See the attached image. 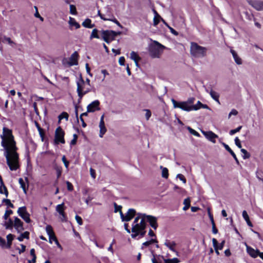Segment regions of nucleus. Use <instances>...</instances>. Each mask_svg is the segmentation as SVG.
<instances>
[{"label":"nucleus","mask_w":263,"mask_h":263,"mask_svg":"<svg viewBox=\"0 0 263 263\" xmlns=\"http://www.w3.org/2000/svg\"><path fill=\"white\" fill-rule=\"evenodd\" d=\"M0 137L7 164L11 171H16L20 167L19 155L17 153V148L12 130L4 127Z\"/></svg>","instance_id":"1"},{"label":"nucleus","mask_w":263,"mask_h":263,"mask_svg":"<svg viewBox=\"0 0 263 263\" xmlns=\"http://www.w3.org/2000/svg\"><path fill=\"white\" fill-rule=\"evenodd\" d=\"M142 214L138 213L137 216L135 218L132 224L131 236L132 238H136L137 236L140 235L141 237H143L145 234V222L144 218L141 216Z\"/></svg>","instance_id":"2"},{"label":"nucleus","mask_w":263,"mask_h":263,"mask_svg":"<svg viewBox=\"0 0 263 263\" xmlns=\"http://www.w3.org/2000/svg\"><path fill=\"white\" fill-rule=\"evenodd\" d=\"M77 91L80 99H81L85 95L91 91V86L85 83L81 77L77 81Z\"/></svg>","instance_id":"3"},{"label":"nucleus","mask_w":263,"mask_h":263,"mask_svg":"<svg viewBox=\"0 0 263 263\" xmlns=\"http://www.w3.org/2000/svg\"><path fill=\"white\" fill-rule=\"evenodd\" d=\"M206 48L198 45L197 43H192L191 53L195 57H203L206 54Z\"/></svg>","instance_id":"4"},{"label":"nucleus","mask_w":263,"mask_h":263,"mask_svg":"<svg viewBox=\"0 0 263 263\" xmlns=\"http://www.w3.org/2000/svg\"><path fill=\"white\" fill-rule=\"evenodd\" d=\"M164 47L157 42H155L149 48V53L153 58H159Z\"/></svg>","instance_id":"5"},{"label":"nucleus","mask_w":263,"mask_h":263,"mask_svg":"<svg viewBox=\"0 0 263 263\" xmlns=\"http://www.w3.org/2000/svg\"><path fill=\"white\" fill-rule=\"evenodd\" d=\"M171 101L174 108H180L186 111H190L192 110L191 106H189L185 101L178 102L174 99H172Z\"/></svg>","instance_id":"6"},{"label":"nucleus","mask_w":263,"mask_h":263,"mask_svg":"<svg viewBox=\"0 0 263 263\" xmlns=\"http://www.w3.org/2000/svg\"><path fill=\"white\" fill-rule=\"evenodd\" d=\"M64 132L62 129L61 127H58L55 132V139L54 142L56 144H59V143H65L64 140Z\"/></svg>","instance_id":"7"},{"label":"nucleus","mask_w":263,"mask_h":263,"mask_svg":"<svg viewBox=\"0 0 263 263\" xmlns=\"http://www.w3.org/2000/svg\"><path fill=\"white\" fill-rule=\"evenodd\" d=\"M17 213L27 223L30 222V214L27 212L26 206L19 208Z\"/></svg>","instance_id":"8"},{"label":"nucleus","mask_w":263,"mask_h":263,"mask_svg":"<svg viewBox=\"0 0 263 263\" xmlns=\"http://www.w3.org/2000/svg\"><path fill=\"white\" fill-rule=\"evenodd\" d=\"M136 211L133 209H129L124 215L122 211H120V216L122 221H128L135 215Z\"/></svg>","instance_id":"9"},{"label":"nucleus","mask_w":263,"mask_h":263,"mask_svg":"<svg viewBox=\"0 0 263 263\" xmlns=\"http://www.w3.org/2000/svg\"><path fill=\"white\" fill-rule=\"evenodd\" d=\"M141 216H143V217L144 218V221L145 220L147 221L153 228H154L155 230L157 229L158 227V224L157 222V218L155 217L150 215H147L145 214H142Z\"/></svg>","instance_id":"10"},{"label":"nucleus","mask_w":263,"mask_h":263,"mask_svg":"<svg viewBox=\"0 0 263 263\" xmlns=\"http://www.w3.org/2000/svg\"><path fill=\"white\" fill-rule=\"evenodd\" d=\"M201 133L208 140L213 143H216V139L218 137V135L212 131L202 130Z\"/></svg>","instance_id":"11"},{"label":"nucleus","mask_w":263,"mask_h":263,"mask_svg":"<svg viewBox=\"0 0 263 263\" xmlns=\"http://www.w3.org/2000/svg\"><path fill=\"white\" fill-rule=\"evenodd\" d=\"M105 115L103 114L100 118V122H99V137L100 138H102L104 136V135L107 132V129L105 125V122L104 121Z\"/></svg>","instance_id":"12"},{"label":"nucleus","mask_w":263,"mask_h":263,"mask_svg":"<svg viewBox=\"0 0 263 263\" xmlns=\"http://www.w3.org/2000/svg\"><path fill=\"white\" fill-rule=\"evenodd\" d=\"M100 102L99 100H95L90 103L87 106V112H93L97 110L100 109Z\"/></svg>","instance_id":"13"},{"label":"nucleus","mask_w":263,"mask_h":263,"mask_svg":"<svg viewBox=\"0 0 263 263\" xmlns=\"http://www.w3.org/2000/svg\"><path fill=\"white\" fill-rule=\"evenodd\" d=\"M249 5L252 6L257 11L263 10V1L258 0H250L248 1Z\"/></svg>","instance_id":"14"},{"label":"nucleus","mask_w":263,"mask_h":263,"mask_svg":"<svg viewBox=\"0 0 263 263\" xmlns=\"http://www.w3.org/2000/svg\"><path fill=\"white\" fill-rule=\"evenodd\" d=\"M101 35L102 38L115 40V37L117 35V33L112 30H102L101 31Z\"/></svg>","instance_id":"15"},{"label":"nucleus","mask_w":263,"mask_h":263,"mask_svg":"<svg viewBox=\"0 0 263 263\" xmlns=\"http://www.w3.org/2000/svg\"><path fill=\"white\" fill-rule=\"evenodd\" d=\"M13 226L18 233H20L24 230L23 222L17 217L14 218Z\"/></svg>","instance_id":"16"},{"label":"nucleus","mask_w":263,"mask_h":263,"mask_svg":"<svg viewBox=\"0 0 263 263\" xmlns=\"http://www.w3.org/2000/svg\"><path fill=\"white\" fill-rule=\"evenodd\" d=\"M247 253L253 258H256L258 256H259L260 252L258 250H255L251 247L247 246Z\"/></svg>","instance_id":"17"},{"label":"nucleus","mask_w":263,"mask_h":263,"mask_svg":"<svg viewBox=\"0 0 263 263\" xmlns=\"http://www.w3.org/2000/svg\"><path fill=\"white\" fill-rule=\"evenodd\" d=\"M231 53H232L233 59L235 62V63L237 65H241L242 64V59L238 56L236 52L233 50L231 49L230 50Z\"/></svg>","instance_id":"18"},{"label":"nucleus","mask_w":263,"mask_h":263,"mask_svg":"<svg viewBox=\"0 0 263 263\" xmlns=\"http://www.w3.org/2000/svg\"><path fill=\"white\" fill-rule=\"evenodd\" d=\"M28 181V179L27 178L25 179H23L22 178H19L18 182L20 184L21 187L23 190L24 192L26 194L27 189L28 188V185H26V182Z\"/></svg>","instance_id":"19"},{"label":"nucleus","mask_w":263,"mask_h":263,"mask_svg":"<svg viewBox=\"0 0 263 263\" xmlns=\"http://www.w3.org/2000/svg\"><path fill=\"white\" fill-rule=\"evenodd\" d=\"M0 183H1L0 193L4 194L5 195L6 197H7L8 196V192L7 190L6 187L4 184V183L2 180V178L1 176H0Z\"/></svg>","instance_id":"20"},{"label":"nucleus","mask_w":263,"mask_h":263,"mask_svg":"<svg viewBox=\"0 0 263 263\" xmlns=\"http://www.w3.org/2000/svg\"><path fill=\"white\" fill-rule=\"evenodd\" d=\"M130 59L134 61V62H135L136 65L137 67H138V66H139L138 62L140 60V58L139 57L138 54L136 52H135V51H132L130 53Z\"/></svg>","instance_id":"21"},{"label":"nucleus","mask_w":263,"mask_h":263,"mask_svg":"<svg viewBox=\"0 0 263 263\" xmlns=\"http://www.w3.org/2000/svg\"><path fill=\"white\" fill-rule=\"evenodd\" d=\"M222 144L223 145V146L230 153V154H231V155L233 156V157L234 158V159H235L236 162L237 163H238L239 162H238V160L237 158L236 155L233 152V151L231 149V148L229 146V145L223 142H222Z\"/></svg>","instance_id":"22"},{"label":"nucleus","mask_w":263,"mask_h":263,"mask_svg":"<svg viewBox=\"0 0 263 263\" xmlns=\"http://www.w3.org/2000/svg\"><path fill=\"white\" fill-rule=\"evenodd\" d=\"M77 56L78 54L76 52H74L71 56L69 59V63L70 65H77Z\"/></svg>","instance_id":"23"},{"label":"nucleus","mask_w":263,"mask_h":263,"mask_svg":"<svg viewBox=\"0 0 263 263\" xmlns=\"http://www.w3.org/2000/svg\"><path fill=\"white\" fill-rule=\"evenodd\" d=\"M242 216L243 219L246 221L247 224L249 227H253V224H252V222H251V221L250 220L249 216V215H248V213H247L246 211L244 210V211H242Z\"/></svg>","instance_id":"24"},{"label":"nucleus","mask_w":263,"mask_h":263,"mask_svg":"<svg viewBox=\"0 0 263 263\" xmlns=\"http://www.w3.org/2000/svg\"><path fill=\"white\" fill-rule=\"evenodd\" d=\"M206 91L207 92H209V91L207 89H206ZM209 93H210V95L211 96V97L214 100H215L216 102H217L219 103V95L218 94V93L213 90H211L209 92Z\"/></svg>","instance_id":"25"},{"label":"nucleus","mask_w":263,"mask_h":263,"mask_svg":"<svg viewBox=\"0 0 263 263\" xmlns=\"http://www.w3.org/2000/svg\"><path fill=\"white\" fill-rule=\"evenodd\" d=\"M65 207L64 203L57 205L55 208L56 211L59 214L60 216L65 213Z\"/></svg>","instance_id":"26"},{"label":"nucleus","mask_w":263,"mask_h":263,"mask_svg":"<svg viewBox=\"0 0 263 263\" xmlns=\"http://www.w3.org/2000/svg\"><path fill=\"white\" fill-rule=\"evenodd\" d=\"M68 23L70 26L74 27L76 29H78L80 27L79 24L76 22L74 18L71 17H69Z\"/></svg>","instance_id":"27"},{"label":"nucleus","mask_w":263,"mask_h":263,"mask_svg":"<svg viewBox=\"0 0 263 263\" xmlns=\"http://www.w3.org/2000/svg\"><path fill=\"white\" fill-rule=\"evenodd\" d=\"M82 25L87 28H92L95 25L91 24V21L89 18L86 19L82 23Z\"/></svg>","instance_id":"28"},{"label":"nucleus","mask_w":263,"mask_h":263,"mask_svg":"<svg viewBox=\"0 0 263 263\" xmlns=\"http://www.w3.org/2000/svg\"><path fill=\"white\" fill-rule=\"evenodd\" d=\"M164 245L168 248L171 251L175 252V246L176 245V243L174 241H166Z\"/></svg>","instance_id":"29"},{"label":"nucleus","mask_w":263,"mask_h":263,"mask_svg":"<svg viewBox=\"0 0 263 263\" xmlns=\"http://www.w3.org/2000/svg\"><path fill=\"white\" fill-rule=\"evenodd\" d=\"M160 169L162 171V177L165 179H167L168 177V171L166 167L160 166Z\"/></svg>","instance_id":"30"},{"label":"nucleus","mask_w":263,"mask_h":263,"mask_svg":"<svg viewBox=\"0 0 263 263\" xmlns=\"http://www.w3.org/2000/svg\"><path fill=\"white\" fill-rule=\"evenodd\" d=\"M29 233L28 232H25L17 237V239L20 241H22L24 238L29 239Z\"/></svg>","instance_id":"31"},{"label":"nucleus","mask_w":263,"mask_h":263,"mask_svg":"<svg viewBox=\"0 0 263 263\" xmlns=\"http://www.w3.org/2000/svg\"><path fill=\"white\" fill-rule=\"evenodd\" d=\"M155 242H157V241L156 240V238H152L151 240H149L148 241H146L144 242V243H143L142 248H143L144 246H145V247L149 246V245L153 244Z\"/></svg>","instance_id":"32"},{"label":"nucleus","mask_w":263,"mask_h":263,"mask_svg":"<svg viewBox=\"0 0 263 263\" xmlns=\"http://www.w3.org/2000/svg\"><path fill=\"white\" fill-rule=\"evenodd\" d=\"M2 42L3 43L6 42L8 44H9L10 45H11L12 46H13L14 45H15V43L13 41H12L10 37H7L6 36H4L3 40Z\"/></svg>","instance_id":"33"},{"label":"nucleus","mask_w":263,"mask_h":263,"mask_svg":"<svg viewBox=\"0 0 263 263\" xmlns=\"http://www.w3.org/2000/svg\"><path fill=\"white\" fill-rule=\"evenodd\" d=\"M202 106H203V104L198 101L195 105L191 106L192 110H197L200 108H201Z\"/></svg>","instance_id":"34"},{"label":"nucleus","mask_w":263,"mask_h":263,"mask_svg":"<svg viewBox=\"0 0 263 263\" xmlns=\"http://www.w3.org/2000/svg\"><path fill=\"white\" fill-rule=\"evenodd\" d=\"M4 225L7 229H11L13 226V222L12 219H9L8 221L5 222Z\"/></svg>","instance_id":"35"},{"label":"nucleus","mask_w":263,"mask_h":263,"mask_svg":"<svg viewBox=\"0 0 263 263\" xmlns=\"http://www.w3.org/2000/svg\"><path fill=\"white\" fill-rule=\"evenodd\" d=\"M98 30L97 29H93L90 36V39L92 40L93 38L99 39L100 37L98 34Z\"/></svg>","instance_id":"36"},{"label":"nucleus","mask_w":263,"mask_h":263,"mask_svg":"<svg viewBox=\"0 0 263 263\" xmlns=\"http://www.w3.org/2000/svg\"><path fill=\"white\" fill-rule=\"evenodd\" d=\"M46 231L49 236H50L51 235L54 234L52 228L50 225H48L46 227Z\"/></svg>","instance_id":"37"},{"label":"nucleus","mask_w":263,"mask_h":263,"mask_svg":"<svg viewBox=\"0 0 263 263\" xmlns=\"http://www.w3.org/2000/svg\"><path fill=\"white\" fill-rule=\"evenodd\" d=\"M212 242H213V247L215 250L216 253L217 255H219V253L218 252L219 249H218V242H217V240L215 238H213Z\"/></svg>","instance_id":"38"},{"label":"nucleus","mask_w":263,"mask_h":263,"mask_svg":"<svg viewBox=\"0 0 263 263\" xmlns=\"http://www.w3.org/2000/svg\"><path fill=\"white\" fill-rule=\"evenodd\" d=\"M241 152L243 154L242 158L244 159H248L250 158V155L249 154V153L247 152V151L246 149L241 148Z\"/></svg>","instance_id":"39"},{"label":"nucleus","mask_w":263,"mask_h":263,"mask_svg":"<svg viewBox=\"0 0 263 263\" xmlns=\"http://www.w3.org/2000/svg\"><path fill=\"white\" fill-rule=\"evenodd\" d=\"M69 115L66 112H63L61 115L59 116V120L60 121L63 119H65L66 121L68 120Z\"/></svg>","instance_id":"40"},{"label":"nucleus","mask_w":263,"mask_h":263,"mask_svg":"<svg viewBox=\"0 0 263 263\" xmlns=\"http://www.w3.org/2000/svg\"><path fill=\"white\" fill-rule=\"evenodd\" d=\"M183 203L185 206L183 208V210L185 211L187 210L190 206V200L189 199H185L184 200Z\"/></svg>","instance_id":"41"},{"label":"nucleus","mask_w":263,"mask_h":263,"mask_svg":"<svg viewBox=\"0 0 263 263\" xmlns=\"http://www.w3.org/2000/svg\"><path fill=\"white\" fill-rule=\"evenodd\" d=\"M210 218H211V221H212V231H213V233L214 234H217V232H218V230H217V229L215 227V224L214 223L213 218V217L212 216H211V215H210Z\"/></svg>","instance_id":"42"},{"label":"nucleus","mask_w":263,"mask_h":263,"mask_svg":"<svg viewBox=\"0 0 263 263\" xmlns=\"http://www.w3.org/2000/svg\"><path fill=\"white\" fill-rule=\"evenodd\" d=\"M13 213V212L11 210H7L6 211L5 214L3 216V218L5 220H7L8 217Z\"/></svg>","instance_id":"43"},{"label":"nucleus","mask_w":263,"mask_h":263,"mask_svg":"<svg viewBox=\"0 0 263 263\" xmlns=\"http://www.w3.org/2000/svg\"><path fill=\"white\" fill-rule=\"evenodd\" d=\"M241 128H242V126H239L235 129L231 130L229 133L230 135H233L235 133L239 132L240 130V129H241Z\"/></svg>","instance_id":"44"},{"label":"nucleus","mask_w":263,"mask_h":263,"mask_svg":"<svg viewBox=\"0 0 263 263\" xmlns=\"http://www.w3.org/2000/svg\"><path fill=\"white\" fill-rule=\"evenodd\" d=\"M70 13L73 15L77 14L76 7L73 5H70Z\"/></svg>","instance_id":"45"},{"label":"nucleus","mask_w":263,"mask_h":263,"mask_svg":"<svg viewBox=\"0 0 263 263\" xmlns=\"http://www.w3.org/2000/svg\"><path fill=\"white\" fill-rule=\"evenodd\" d=\"M104 21H110L116 23L118 20L113 15H109V17H106V18H104Z\"/></svg>","instance_id":"46"},{"label":"nucleus","mask_w":263,"mask_h":263,"mask_svg":"<svg viewBox=\"0 0 263 263\" xmlns=\"http://www.w3.org/2000/svg\"><path fill=\"white\" fill-rule=\"evenodd\" d=\"M179 260L177 258H174L173 259H168L165 260V263H178Z\"/></svg>","instance_id":"47"},{"label":"nucleus","mask_w":263,"mask_h":263,"mask_svg":"<svg viewBox=\"0 0 263 263\" xmlns=\"http://www.w3.org/2000/svg\"><path fill=\"white\" fill-rule=\"evenodd\" d=\"M3 202L5 203L7 205L13 208V204L11 203L10 200L8 199H4L3 200Z\"/></svg>","instance_id":"48"},{"label":"nucleus","mask_w":263,"mask_h":263,"mask_svg":"<svg viewBox=\"0 0 263 263\" xmlns=\"http://www.w3.org/2000/svg\"><path fill=\"white\" fill-rule=\"evenodd\" d=\"M162 19V17L160 16V18L158 17H154V19H153V25L154 26H156L158 23H159V22L161 21V20Z\"/></svg>","instance_id":"49"},{"label":"nucleus","mask_w":263,"mask_h":263,"mask_svg":"<svg viewBox=\"0 0 263 263\" xmlns=\"http://www.w3.org/2000/svg\"><path fill=\"white\" fill-rule=\"evenodd\" d=\"M115 240L113 239L111 243H110L109 247L108 248L107 250L111 253L112 254H114V251L112 248V246L115 243Z\"/></svg>","instance_id":"50"},{"label":"nucleus","mask_w":263,"mask_h":263,"mask_svg":"<svg viewBox=\"0 0 263 263\" xmlns=\"http://www.w3.org/2000/svg\"><path fill=\"white\" fill-rule=\"evenodd\" d=\"M176 177L177 178L179 179L181 181H182L183 183H186V179H185L184 176L182 174H178L177 175Z\"/></svg>","instance_id":"51"},{"label":"nucleus","mask_w":263,"mask_h":263,"mask_svg":"<svg viewBox=\"0 0 263 263\" xmlns=\"http://www.w3.org/2000/svg\"><path fill=\"white\" fill-rule=\"evenodd\" d=\"M13 235L11 234H9L7 236V239L8 241V243H9V245L11 244V242L12 240L13 239Z\"/></svg>","instance_id":"52"},{"label":"nucleus","mask_w":263,"mask_h":263,"mask_svg":"<svg viewBox=\"0 0 263 263\" xmlns=\"http://www.w3.org/2000/svg\"><path fill=\"white\" fill-rule=\"evenodd\" d=\"M188 129L190 131V132L192 134L194 135V136H197V137H199L200 136L199 134L197 132H196L194 129L191 128V127H188Z\"/></svg>","instance_id":"53"},{"label":"nucleus","mask_w":263,"mask_h":263,"mask_svg":"<svg viewBox=\"0 0 263 263\" xmlns=\"http://www.w3.org/2000/svg\"><path fill=\"white\" fill-rule=\"evenodd\" d=\"M75 219L79 225H80V226L82 225L83 221H82V219L81 218V217L80 216H79L78 215H76L75 217Z\"/></svg>","instance_id":"54"},{"label":"nucleus","mask_w":263,"mask_h":263,"mask_svg":"<svg viewBox=\"0 0 263 263\" xmlns=\"http://www.w3.org/2000/svg\"><path fill=\"white\" fill-rule=\"evenodd\" d=\"M62 161L63 162L65 166L68 168V165H69V162L67 161L66 157L65 156H63L62 158Z\"/></svg>","instance_id":"55"},{"label":"nucleus","mask_w":263,"mask_h":263,"mask_svg":"<svg viewBox=\"0 0 263 263\" xmlns=\"http://www.w3.org/2000/svg\"><path fill=\"white\" fill-rule=\"evenodd\" d=\"M195 99L194 98H189L186 101H185L189 106H193V103H194Z\"/></svg>","instance_id":"56"},{"label":"nucleus","mask_w":263,"mask_h":263,"mask_svg":"<svg viewBox=\"0 0 263 263\" xmlns=\"http://www.w3.org/2000/svg\"><path fill=\"white\" fill-rule=\"evenodd\" d=\"M235 143L238 147H239V148L241 147V142L238 137H236L235 138Z\"/></svg>","instance_id":"57"},{"label":"nucleus","mask_w":263,"mask_h":263,"mask_svg":"<svg viewBox=\"0 0 263 263\" xmlns=\"http://www.w3.org/2000/svg\"><path fill=\"white\" fill-rule=\"evenodd\" d=\"M57 240V239L54 234L51 235L50 236H49V241L50 243H52V241L54 242Z\"/></svg>","instance_id":"58"},{"label":"nucleus","mask_w":263,"mask_h":263,"mask_svg":"<svg viewBox=\"0 0 263 263\" xmlns=\"http://www.w3.org/2000/svg\"><path fill=\"white\" fill-rule=\"evenodd\" d=\"M144 110L146 111L145 118L148 120L151 116V112L149 109H145Z\"/></svg>","instance_id":"59"},{"label":"nucleus","mask_w":263,"mask_h":263,"mask_svg":"<svg viewBox=\"0 0 263 263\" xmlns=\"http://www.w3.org/2000/svg\"><path fill=\"white\" fill-rule=\"evenodd\" d=\"M60 218L62 221H63V222L67 221V218L66 215L65 213L62 214V215H61Z\"/></svg>","instance_id":"60"},{"label":"nucleus","mask_w":263,"mask_h":263,"mask_svg":"<svg viewBox=\"0 0 263 263\" xmlns=\"http://www.w3.org/2000/svg\"><path fill=\"white\" fill-rule=\"evenodd\" d=\"M114 206H115V212L117 213V212L119 211L120 212V211H121V206L120 205H118L116 203H114Z\"/></svg>","instance_id":"61"},{"label":"nucleus","mask_w":263,"mask_h":263,"mask_svg":"<svg viewBox=\"0 0 263 263\" xmlns=\"http://www.w3.org/2000/svg\"><path fill=\"white\" fill-rule=\"evenodd\" d=\"M238 114V111L235 109H233L231 112L229 113V118H230V117L232 116V115H234V116H236Z\"/></svg>","instance_id":"62"},{"label":"nucleus","mask_w":263,"mask_h":263,"mask_svg":"<svg viewBox=\"0 0 263 263\" xmlns=\"http://www.w3.org/2000/svg\"><path fill=\"white\" fill-rule=\"evenodd\" d=\"M125 62V58L123 57H121L119 59V63L120 65H124Z\"/></svg>","instance_id":"63"},{"label":"nucleus","mask_w":263,"mask_h":263,"mask_svg":"<svg viewBox=\"0 0 263 263\" xmlns=\"http://www.w3.org/2000/svg\"><path fill=\"white\" fill-rule=\"evenodd\" d=\"M90 175H91V176L92 177V178L93 179H95L96 178L95 171L93 168H90Z\"/></svg>","instance_id":"64"}]
</instances>
